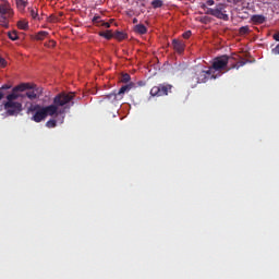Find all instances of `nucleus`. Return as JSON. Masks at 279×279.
Here are the masks:
<instances>
[{"instance_id": "f257e3e1", "label": "nucleus", "mask_w": 279, "mask_h": 279, "mask_svg": "<svg viewBox=\"0 0 279 279\" xmlns=\"http://www.w3.org/2000/svg\"><path fill=\"white\" fill-rule=\"evenodd\" d=\"M239 60V54H223L220 57H216L213 61V64L209 69H211V73H215V71H218L219 73H228V71H232V69H241V66H245V61ZM235 62V63H234Z\"/></svg>"}, {"instance_id": "f03ea898", "label": "nucleus", "mask_w": 279, "mask_h": 279, "mask_svg": "<svg viewBox=\"0 0 279 279\" xmlns=\"http://www.w3.org/2000/svg\"><path fill=\"white\" fill-rule=\"evenodd\" d=\"M34 113L31 118V121L35 123H40L47 119V117H56V107L53 106H46L43 107L40 105H31L27 108V114Z\"/></svg>"}, {"instance_id": "7ed1b4c3", "label": "nucleus", "mask_w": 279, "mask_h": 279, "mask_svg": "<svg viewBox=\"0 0 279 279\" xmlns=\"http://www.w3.org/2000/svg\"><path fill=\"white\" fill-rule=\"evenodd\" d=\"M75 99L74 93H60L53 98V104L49 105L52 106L56 109L54 117H58V114H64L65 108H71L75 102L73 100ZM59 108H64V110H59Z\"/></svg>"}, {"instance_id": "20e7f679", "label": "nucleus", "mask_w": 279, "mask_h": 279, "mask_svg": "<svg viewBox=\"0 0 279 279\" xmlns=\"http://www.w3.org/2000/svg\"><path fill=\"white\" fill-rule=\"evenodd\" d=\"M134 88V83H129L123 85L118 92H113L108 94L105 99H108L111 104H117V101H121L125 96V93H130Z\"/></svg>"}, {"instance_id": "39448f33", "label": "nucleus", "mask_w": 279, "mask_h": 279, "mask_svg": "<svg viewBox=\"0 0 279 279\" xmlns=\"http://www.w3.org/2000/svg\"><path fill=\"white\" fill-rule=\"evenodd\" d=\"M206 14L220 19V21H230V16L226 13V4L219 3L216 8H208Z\"/></svg>"}, {"instance_id": "423d86ee", "label": "nucleus", "mask_w": 279, "mask_h": 279, "mask_svg": "<svg viewBox=\"0 0 279 279\" xmlns=\"http://www.w3.org/2000/svg\"><path fill=\"white\" fill-rule=\"evenodd\" d=\"M172 88L173 85L169 83L158 84L150 89V95L151 97H167V95L171 93Z\"/></svg>"}, {"instance_id": "0eeeda50", "label": "nucleus", "mask_w": 279, "mask_h": 279, "mask_svg": "<svg viewBox=\"0 0 279 279\" xmlns=\"http://www.w3.org/2000/svg\"><path fill=\"white\" fill-rule=\"evenodd\" d=\"M26 84L28 87L24 90L25 94H23V97H27L31 101H34V99H39L40 95H43V88L36 86L35 84L29 83H22Z\"/></svg>"}, {"instance_id": "6e6552de", "label": "nucleus", "mask_w": 279, "mask_h": 279, "mask_svg": "<svg viewBox=\"0 0 279 279\" xmlns=\"http://www.w3.org/2000/svg\"><path fill=\"white\" fill-rule=\"evenodd\" d=\"M4 110L9 117H19L23 112V104L19 101H7L4 102Z\"/></svg>"}, {"instance_id": "1a4fd4ad", "label": "nucleus", "mask_w": 279, "mask_h": 279, "mask_svg": "<svg viewBox=\"0 0 279 279\" xmlns=\"http://www.w3.org/2000/svg\"><path fill=\"white\" fill-rule=\"evenodd\" d=\"M195 78L197 84H206L208 80H215V72L210 68L208 70L197 69L195 71Z\"/></svg>"}, {"instance_id": "9d476101", "label": "nucleus", "mask_w": 279, "mask_h": 279, "mask_svg": "<svg viewBox=\"0 0 279 279\" xmlns=\"http://www.w3.org/2000/svg\"><path fill=\"white\" fill-rule=\"evenodd\" d=\"M29 88V85L27 84H20L12 88L11 94L7 95V101H16L19 97H24L23 95H20L19 93H25V89Z\"/></svg>"}, {"instance_id": "9b49d317", "label": "nucleus", "mask_w": 279, "mask_h": 279, "mask_svg": "<svg viewBox=\"0 0 279 279\" xmlns=\"http://www.w3.org/2000/svg\"><path fill=\"white\" fill-rule=\"evenodd\" d=\"M0 14H2V16H5V14H8V16H12V14H14L8 0H2L0 2Z\"/></svg>"}, {"instance_id": "f8f14e48", "label": "nucleus", "mask_w": 279, "mask_h": 279, "mask_svg": "<svg viewBox=\"0 0 279 279\" xmlns=\"http://www.w3.org/2000/svg\"><path fill=\"white\" fill-rule=\"evenodd\" d=\"M172 47L177 53H184V41L179 40V39H173L172 40Z\"/></svg>"}, {"instance_id": "ddd939ff", "label": "nucleus", "mask_w": 279, "mask_h": 279, "mask_svg": "<svg viewBox=\"0 0 279 279\" xmlns=\"http://www.w3.org/2000/svg\"><path fill=\"white\" fill-rule=\"evenodd\" d=\"M251 21H252L253 25H263V23H265V21H267V17L262 14H255V15L251 16Z\"/></svg>"}, {"instance_id": "4468645a", "label": "nucleus", "mask_w": 279, "mask_h": 279, "mask_svg": "<svg viewBox=\"0 0 279 279\" xmlns=\"http://www.w3.org/2000/svg\"><path fill=\"white\" fill-rule=\"evenodd\" d=\"M29 15L34 21H40V15H38V8L36 7H28Z\"/></svg>"}, {"instance_id": "2eb2a0df", "label": "nucleus", "mask_w": 279, "mask_h": 279, "mask_svg": "<svg viewBox=\"0 0 279 279\" xmlns=\"http://www.w3.org/2000/svg\"><path fill=\"white\" fill-rule=\"evenodd\" d=\"M16 8L20 12H25V8H27L28 3L27 1L24 0H15Z\"/></svg>"}, {"instance_id": "dca6fc26", "label": "nucleus", "mask_w": 279, "mask_h": 279, "mask_svg": "<svg viewBox=\"0 0 279 279\" xmlns=\"http://www.w3.org/2000/svg\"><path fill=\"white\" fill-rule=\"evenodd\" d=\"M134 32L136 34H147V27L144 24H137L135 25Z\"/></svg>"}, {"instance_id": "f3484780", "label": "nucleus", "mask_w": 279, "mask_h": 279, "mask_svg": "<svg viewBox=\"0 0 279 279\" xmlns=\"http://www.w3.org/2000/svg\"><path fill=\"white\" fill-rule=\"evenodd\" d=\"M113 38H116V40H125V38H128V34L117 31L113 35Z\"/></svg>"}, {"instance_id": "a211bd4d", "label": "nucleus", "mask_w": 279, "mask_h": 279, "mask_svg": "<svg viewBox=\"0 0 279 279\" xmlns=\"http://www.w3.org/2000/svg\"><path fill=\"white\" fill-rule=\"evenodd\" d=\"M49 36L47 31H41L35 35V40H45Z\"/></svg>"}, {"instance_id": "6ab92c4d", "label": "nucleus", "mask_w": 279, "mask_h": 279, "mask_svg": "<svg viewBox=\"0 0 279 279\" xmlns=\"http://www.w3.org/2000/svg\"><path fill=\"white\" fill-rule=\"evenodd\" d=\"M150 5L154 10H158V8H162V5H165V1H162V0H153L150 2Z\"/></svg>"}, {"instance_id": "aec40b11", "label": "nucleus", "mask_w": 279, "mask_h": 279, "mask_svg": "<svg viewBox=\"0 0 279 279\" xmlns=\"http://www.w3.org/2000/svg\"><path fill=\"white\" fill-rule=\"evenodd\" d=\"M17 27H19V29L27 31V29H29V23L25 20H21L17 22Z\"/></svg>"}, {"instance_id": "412c9836", "label": "nucleus", "mask_w": 279, "mask_h": 279, "mask_svg": "<svg viewBox=\"0 0 279 279\" xmlns=\"http://www.w3.org/2000/svg\"><path fill=\"white\" fill-rule=\"evenodd\" d=\"M99 36L106 38L107 40L114 38V34H112V31L100 32Z\"/></svg>"}, {"instance_id": "4be33fe9", "label": "nucleus", "mask_w": 279, "mask_h": 279, "mask_svg": "<svg viewBox=\"0 0 279 279\" xmlns=\"http://www.w3.org/2000/svg\"><path fill=\"white\" fill-rule=\"evenodd\" d=\"M130 80H132L130 74L124 73V74L121 75L120 82H122V84H128V82H130Z\"/></svg>"}, {"instance_id": "5701e85b", "label": "nucleus", "mask_w": 279, "mask_h": 279, "mask_svg": "<svg viewBox=\"0 0 279 279\" xmlns=\"http://www.w3.org/2000/svg\"><path fill=\"white\" fill-rule=\"evenodd\" d=\"M8 36L10 38V40H19V34L16 33V31H13V32H9L8 33Z\"/></svg>"}, {"instance_id": "b1692460", "label": "nucleus", "mask_w": 279, "mask_h": 279, "mask_svg": "<svg viewBox=\"0 0 279 279\" xmlns=\"http://www.w3.org/2000/svg\"><path fill=\"white\" fill-rule=\"evenodd\" d=\"M60 17L58 15H50L48 17V23H60Z\"/></svg>"}, {"instance_id": "393cba45", "label": "nucleus", "mask_w": 279, "mask_h": 279, "mask_svg": "<svg viewBox=\"0 0 279 279\" xmlns=\"http://www.w3.org/2000/svg\"><path fill=\"white\" fill-rule=\"evenodd\" d=\"M56 125H58V121H56V120H53V119L48 120V121L46 122V128L51 129V128H56Z\"/></svg>"}, {"instance_id": "a878e982", "label": "nucleus", "mask_w": 279, "mask_h": 279, "mask_svg": "<svg viewBox=\"0 0 279 279\" xmlns=\"http://www.w3.org/2000/svg\"><path fill=\"white\" fill-rule=\"evenodd\" d=\"M0 25L2 26V27H10V25L8 24V19H5V16H2L1 19H0Z\"/></svg>"}, {"instance_id": "bb28decb", "label": "nucleus", "mask_w": 279, "mask_h": 279, "mask_svg": "<svg viewBox=\"0 0 279 279\" xmlns=\"http://www.w3.org/2000/svg\"><path fill=\"white\" fill-rule=\"evenodd\" d=\"M250 33V26L240 27V34L245 35Z\"/></svg>"}, {"instance_id": "cd10ccee", "label": "nucleus", "mask_w": 279, "mask_h": 279, "mask_svg": "<svg viewBox=\"0 0 279 279\" xmlns=\"http://www.w3.org/2000/svg\"><path fill=\"white\" fill-rule=\"evenodd\" d=\"M0 66L2 69H5V66H8V61H5V59L2 57H0Z\"/></svg>"}, {"instance_id": "c85d7f7f", "label": "nucleus", "mask_w": 279, "mask_h": 279, "mask_svg": "<svg viewBox=\"0 0 279 279\" xmlns=\"http://www.w3.org/2000/svg\"><path fill=\"white\" fill-rule=\"evenodd\" d=\"M10 88H12V85H2L1 88H0V92L3 93V90H10Z\"/></svg>"}, {"instance_id": "c756f323", "label": "nucleus", "mask_w": 279, "mask_h": 279, "mask_svg": "<svg viewBox=\"0 0 279 279\" xmlns=\"http://www.w3.org/2000/svg\"><path fill=\"white\" fill-rule=\"evenodd\" d=\"M100 19H101L100 16H94L93 23H96V24L102 23V21Z\"/></svg>"}, {"instance_id": "7c9ffc66", "label": "nucleus", "mask_w": 279, "mask_h": 279, "mask_svg": "<svg viewBox=\"0 0 279 279\" xmlns=\"http://www.w3.org/2000/svg\"><path fill=\"white\" fill-rule=\"evenodd\" d=\"M275 56H279V44L272 49Z\"/></svg>"}, {"instance_id": "2f4dec72", "label": "nucleus", "mask_w": 279, "mask_h": 279, "mask_svg": "<svg viewBox=\"0 0 279 279\" xmlns=\"http://www.w3.org/2000/svg\"><path fill=\"white\" fill-rule=\"evenodd\" d=\"M100 25L107 29L110 28V22H101Z\"/></svg>"}, {"instance_id": "473e14b6", "label": "nucleus", "mask_w": 279, "mask_h": 279, "mask_svg": "<svg viewBox=\"0 0 279 279\" xmlns=\"http://www.w3.org/2000/svg\"><path fill=\"white\" fill-rule=\"evenodd\" d=\"M183 38L185 39L191 38V31L183 33Z\"/></svg>"}, {"instance_id": "72a5a7b5", "label": "nucleus", "mask_w": 279, "mask_h": 279, "mask_svg": "<svg viewBox=\"0 0 279 279\" xmlns=\"http://www.w3.org/2000/svg\"><path fill=\"white\" fill-rule=\"evenodd\" d=\"M46 47H56V41L54 40H50Z\"/></svg>"}, {"instance_id": "f704fd0d", "label": "nucleus", "mask_w": 279, "mask_h": 279, "mask_svg": "<svg viewBox=\"0 0 279 279\" xmlns=\"http://www.w3.org/2000/svg\"><path fill=\"white\" fill-rule=\"evenodd\" d=\"M272 38H274V40H276L277 43H279V33H275V34L272 35Z\"/></svg>"}, {"instance_id": "c9c22d12", "label": "nucleus", "mask_w": 279, "mask_h": 279, "mask_svg": "<svg viewBox=\"0 0 279 279\" xmlns=\"http://www.w3.org/2000/svg\"><path fill=\"white\" fill-rule=\"evenodd\" d=\"M207 5H215V0H207Z\"/></svg>"}, {"instance_id": "e433bc0d", "label": "nucleus", "mask_w": 279, "mask_h": 279, "mask_svg": "<svg viewBox=\"0 0 279 279\" xmlns=\"http://www.w3.org/2000/svg\"><path fill=\"white\" fill-rule=\"evenodd\" d=\"M3 97H5V93L0 92V101H1V99H2Z\"/></svg>"}, {"instance_id": "4c0bfd02", "label": "nucleus", "mask_w": 279, "mask_h": 279, "mask_svg": "<svg viewBox=\"0 0 279 279\" xmlns=\"http://www.w3.org/2000/svg\"><path fill=\"white\" fill-rule=\"evenodd\" d=\"M59 19L60 16H64V14L62 12L59 13V15H57Z\"/></svg>"}, {"instance_id": "58836bf2", "label": "nucleus", "mask_w": 279, "mask_h": 279, "mask_svg": "<svg viewBox=\"0 0 279 279\" xmlns=\"http://www.w3.org/2000/svg\"><path fill=\"white\" fill-rule=\"evenodd\" d=\"M133 23H138V20H137V19H134V20H133Z\"/></svg>"}, {"instance_id": "ea45409f", "label": "nucleus", "mask_w": 279, "mask_h": 279, "mask_svg": "<svg viewBox=\"0 0 279 279\" xmlns=\"http://www.w3.org/2000/svg\"><path fill=\"white\" fill-rule=\"evenodd\" d=\"M62 121H64V117H62L61 123H62Z\"/></svg>"}]
</instances>
